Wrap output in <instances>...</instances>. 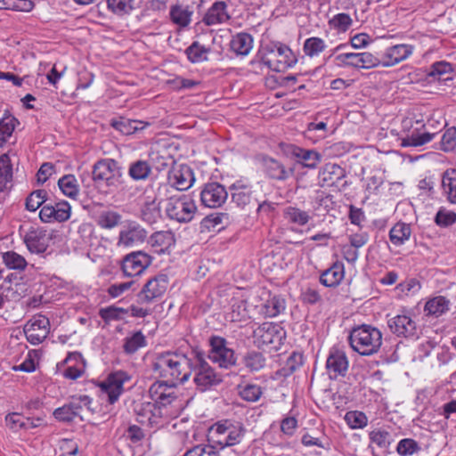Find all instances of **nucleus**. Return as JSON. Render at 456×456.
Wrapping results in <instances>:
<instances>
[{
    "label": "nucleus",
    "instance_id": "nucleus-43",
    "mask_svg": "<svg viewBox=\"0 0 456 456\" xmlns=\"http://www.w3.org/2000/svg\"><path fill=\"white\" fill-rule=\"evenodd\" d=\"M327 47L325 41L318 37H312L305 40L303 45L304 53L310 57H317Z\"/></svg>",
    "mask_w": 456,
    "mask_h": 456
},
{
    "label": "nucleus",
    "instance_id": "nucleus-3",
    "mask_svg": "<svg viewBox=\"0 0 456 456\" xmlns=\"http://www.w3.org/2000/svg\"><path fill=\"white\" fill-rule=\"evenodd\" d=\"M158 196L160 200L165 199V212L170 219L179 223H187L192 220L197 207L191 195L177 191L171 185L159 184Z\"/></svg>",
    "mask_w": 456,
    "mask_h": 456
},
{
    "label": "nucleus",
    "instance_id": "nucleus-38",
    "mask_svg": "<svg viewBox=\"0 0 456 456\" xmlns=\"http://www.w3.org/2000/svg\"><path fill=\"white\" fill-rule=\"evenodd\" d=\"M442 187L444 194L447 200L452 204H456V170L451 169L444 173L442 178Z\"/></svg>",
    "mask_w": 456,
    "mask_h": 456
},
{
    "label": "nucleus",
    "instance_id": "nucleus-32",
    "mask_svg": "<svg viewBox=\"0 0 456 456\" xmlns=\"http://www.w3.org/2000/svg\"><path fill=\"white\" fill-rule=\"evenodd\" d=\"M450 300L444 296H436L426 302L424 306L425 314L432 317H439L450 309Z\"/></svg>",
    "mask_w": 456,
    "mask_h": 456
},
{
    "label": "nucleus",
    "instance_id": "nucleus-60",
    "mask_svg": "<svg viewBox=\"0 0 456 456\" xmlns=\"http://www.w3.org/2000/svg\"><path fill=\"white\" fill-rule=\"evenodd\" d=\"M304 363V356L301 353L293 352L287 359L282 369L284 375H290Z\"/></svg>",
    "mask_w": 456,
    "mask_h": 456
},
{
    "label": "nucleus",
    "instance_id": "nucleus-27",
    "mask_svg": "<svg viewBox=\"0 0 456 456\" xmlns=\"http://www.w3.org/2000/svg\"><path fill=\"white\" fill-rule=\"evenodd\" d=\"M231 197L233 203L240 208L249 205L253 200L252 186L242 181H237L230 186Z\"/></svg>",
    "mask_w": 456,
    "mask_h": 456
},
{
    "label": "nucleus",
    "instance_id": "nucleus-1",
    "mask_svg": "<svg viewBox=\"0 0 456 456\" xmlns=\"http://www.w3.org/2000/svg\"><path fill=\"white\" fill-rule=\"evenodd\" d=\"M149 395L153 402L142 403L137 418L141 424L159 428L178 416L179 399L172 386L154 382L149 388Z\"/></svg>",
    "mask_w": 456,
    "mask_h": 456
},
{
    "label": "nucleus",
    "instance_id": "nucleus-61",
    "mask_svg": "<svg viewBox=\"0 0 456 456\" xmlns=\"http://www.w3.org/2000/svg\"><path fill=\"white\" fill-rule=\"evenodd\" d=\"M436 224L440 227H448L456 223V213L445 208H440L436 216Z\"/></svg>",
    "mask_w": 456,
    "mask_h": 456
},
{
    "label": "nucleus",
    "instance_id": "nucleus-52",
    "mask_svg": "<svg viewBox=\"0 0 456 456\" xmlns=\"http://www.w3.org/2000/svg\"><path fill=\"white\" fill-rule=\"evenodd\" d=\"M146 346V339L141 331L134 332L125 340L124 350L127 354H134L139 348Z\"/></svg>",
    "mask_w": 456,
    "mask_h": 456
},
{
    "label": "nucleus",
    "instance_id": "nucleus-47",
    "mask_svg": "<svg viewBox=\"0 0 456 456\" xmlns=\"http://www.w3.org/2000/svg\"><path fill=\"white\" fill-rule=\"evenodd\" d=\"M237 389L240 398L247 402H256L263 395L261 387L256 384L239 385Z\"/></svg>",
    "mask_w": 456,
    "mask_h": 456
},
{
    "label": "nucleus",
    "instance_id": "nucleus-29",
    "mask_svg": "<svg viewBox=\"0 0 456 456\" xmlns=\"http://www.w3.org/2000/svg\"><path fill=\"white\" fill-rule=\"evenodd\" d=\"M345 277V266L340 261H336L330 268L326 269L320 276V282L325 287L338 286Z\"/></svg>",
    "mask_w": 456,
    "mask_h": 456
},
{
    "label": "nucleus",
    "instance_id": "nucleus-31",
    "mask_svg": "<svg viewBox=\"0 0 456 456\" xmlns=\"http://www.w3.org/2000/svg\"><path fill=\"white\" fill-rule=\"evenodd\" d=\"M263 163L265 172L271 179L284 181L293 173L292 169H286L281 162L273 158H265Z\"/></svg>",
    "mask_w": 456,
    "mask_h": 456
},
{
    "label": "nucleus",
    "instance_id": "nucleus-33",
    "mask_svg": "<svg viewBox=\"0 0 456 456\" xmlns=\"http://www.w3.org/2000/svg\"><path fill=\"white\" fill-rule=\"evenodd\" d=\"M158 193L154 197H148L142 207V218L148 224H155L161 217L160 204L158 201Z\"/></svg>",
    "mask_w": 456,
    "mask_h": 456
},
{
    "label": "nucleus",
    "instance_id": "nucleus-49",
    "mask_svg": "<svg viewBox=\"0 0 456 456\" xmlns=\"http://www.w3.org/2000/svg\"><path fill=\"white\" fill-rule=\"evenodd\" d=\"M144 128V125L140 120L129 119L120 117L118 120L116 119V130H118L121 134L128 135L132 134L137 130Z\"/></svg>",
    "mask_w": 456,
    "mask_h": 456
},
{
    "label": "nucleus",
    "instance_id": "nucleus-28",
    "mask_svg": "<svg viewBox=\"0 0 456 456\" xmlns=\"http://www.w3.org/2000/svg\"><path fill=\"white\" fill-rule=\"evenodd\" d=\"M193 11L189 5L175 4L170 6L169 19L180 29L188 28L192 20Z\"/></svg>",
    "mask_w": 456,
    "mask_h": 456
},
{
    "label": "nucleus",
    "instance_id": "nucleus-19",
    "mask_svg": "<svg viewBox=\"0 0 456 456\" xmlns=\"http://www.w3.org/2000/svg\"><path fill=\"white\" fill-rule=\"evenodd\" d=\"M390 330L398 337L417 338L416 321L410 314H397L387 321Z\"/></svg>",
    "mask_w": 456,
    "mask_h": 456
},
{
    "label": "nucleus",
    "instance_id": "nucleus-6",
    "mask_svg": "<svg viewBox=\"0 0 456 456\" xmlns=\"http://www.w3.org/2000/svg\"><path fill=\"white\" fill-rule=\"evenodd\" d=\"M348 340L352 349L359 354L372 355L382 345V333L373 326L362 324L351 330Z\"/></svg>",
    "mask_w": 456,
    "mask_h": 456
},
{
    "label": "nucleus",
    "instance_id": "nucleus-59",
    "mask_svg": "<svg viewBox=\"0 0 456 456\" xmlns=\"http://www.w3.org/2000/svg\"><path fill=\"white\" fill-rule=\"evenodd\" d=\"M420 447L419 444L411 438H404L399 441L396 451L402 456H411L419 452Z\"/></svg>",
    "mask_w": 456,
    "mask_h": 456
},
{
    "label": "nucleus",
    "instance_id": "nucleus-12",
    "mask_svg": "<svg viewBox=\"0 0 456 456\" xmlns=\"http://www.w3.org/2000/svg\"><path fill=\"white\" fill-rule=\"evenodd\" d=\"M411 44H395L385 48L379 57V67L391 68L408 60L414 53Z\"/></svg>",
    "mask_w": 456,
    "mask_h": 456
},
{
    "label": "nucleus",
    "instance_id": "nucleus-16",
    "mask_svg": "<svg viewBox=\"0 0 456 456\" xmlns=\"http://www.w3.org/2000/svg\"><path fill=\"white\" fill-rule=\"evenodd\" d=\"M27 340L32 345H39L50 332V322L44 315H35L24 326Z\"/></svg>",
    "mask_w": 456,
    "mask_h": 456
},
{
    "label": "nucleus",
    "instance_id": "nucleus-37",
    "mask_svg": "<svg viewBox=\"0 0 456 456\" xmlns=\"http://www.w3.org/2000/svg\"><path fill=\"white\" fill-rule=\"evenodd\" d=\"M175 235L170 231L154 232L150 238V244L156 252L161 253L175 244Z\"/></svg>",
    "mask_w": 456,
    "mask_h": 456
},
{
    "label": "nucleus",
    "instance_id": "nucleus-13",
    "mask_svg": "<svg viewBox=\"0 0 456 456\" xmlns=\"http://www.w3.org/2000/svg\"><path fill=\"white\" fill-rule=\"evenodd\" d=\"M92 399L88 395L74 396L69 403L55 409L53 416L61 422H70L76 417H80L83 419L81 416L83 408L86 407L88 411H92L90 407Z\"/></svg>",
    "mask_w": 456,
    "mask_h": 456
},
{
    "label": "nucleus",
    "instance_id": "nucleus-23",
    "mask_svg": "<svg viewBox=\"0 0 456 456\" xmlns=\"http://www.w3.org/2000/svg\"><path fill=\"white\" fill-rule=\"evenodd\" d=\"M228 5L224 1H216L204 13L201 21L208 27L227 23L231 20Z\"/></svg>",
    "mask_w": 456,
    "mask_h": 456
},
{
    "label": "nucleus",
    "instance_id": "nucleus-22",
    "mask_svg": "<svg viewBox=\"0 0 456 456\" xmlns=\"http://www.w3.org/2000/svg\"><path fill=\"white\" fill-rule=\"evenodd\" d=\"M261 297L264 302L259 305V314L264 317L273 318L285 311L286 301L281 296L264 291Z\"/></svg>",
    "mask_w": 456,
    "mask_h": 456
},
{
    "label": "nucleus",
    "instance_id": "nucleus-45",
    "mask_svg": "<svg viewBox=\"0 0 456 456\" xmlns=\"http://www.w3.org/2000/svg\"><path fill=\"white\" fill-rule=\"evenodd\" d=\"M94 383L99 388V396L102 399L106 398L112 404L114 403V372L109 373L106 379Z\"/></svg>",
    "mask_w": 456,
    "mask_h": 456
},
{
    "label": "nucleus",
    "instance_id": "nucleus-7",
    "mask_svg": "<svg viewBox=\"0 0 456 456\" xmlns=\"http://www.w3.org/2000/svg\"><path fill=\"white\" fill-rule=\"evenodd\" d=\"M191 374L193 383L200 392H205L218 386L223 381V376L217 372L204 358L200 352L193 354Z\"/></svg>",
    "mask_w": 456,
    "mask_h": 456
},
{
    "label": "nucleus",
    "instance_id": "nucleus-14",
    "mask_svg": "<svg viewBox=\"0 0 456 456\" xmlns=\"http://www.w3.org/2000/svg\"><path fill=\"white\" fill-rule=\"evenodd\" d=\"M349 367L346 352L339 346H334L330 349L326 360V370L330 379L345 377Z\"/></svg>",
    "mask_w": 456,
    "mask_h": 456
},
{
    "label": "nucleus",
    "instance_id": "nucleus-55",
    "mask_svg": "<svg viewBox=\"0 0 456 456\" xmlns=\"http://www.w3.org/2000/svg\"><path fill=\"white\" fill-rule=\"evenodd\" d=\"M34 7L31 0H0V10L29 12Z\"/></svg>",
    "mask_w": 456,
    "mask_h": 456
},
{
    "label": "nucleus",
    "instance_id": "nucleus-50",
    "mask_svg": "<svg viewBox=\"0 0 456 456\" xmlns=\"http://www.w3.org/2000/svg\"><path fill=\"white\" fill-rule=\"evenodd\" d=\"M345 421L352 429H362L368 425V418L360 411H347L344 417Z\"/></svg>",
    "mask_w": 456,
    "mask_h": 456
},
{
    "label": "nucleus",
    "instance_id": "nucleus-63",
    "mask_svg": "<svg viewBox=\"0 0 456 456\" xmlns=\"http://www.w3.org/2000/svg\"><path fill=\"white\" fill-rule=\"evenodd\" d=\"M390 438V433L386 430L376 429L370 433V441L379 448H387L391 444Z\"/></svg>",
    "mask_w": 456,
    "mask_h": 456
},
{
    "label": "nucleus",
    "instance_id": "nucleus-4",
    "mask_svg": "<svg viewBox=\"0 0 456 456\" xmlns=\"http://www.w3.org/2000/svg\"><path fill=\"white\" fill-rule=\"evenodd\" d=\"M256 61L273 71L284 72L295 66L297 59L288 45L279 41H273L262 46L256 55V60L251 61V64Z\"/></svg>",
    "mask_w": 456,
    "mask_h": 456
},
{
    "label": "nucleus",
    "instance_id": "nucleus-48",
    "mask_svg": "<svg viewBox=\"0 0 456 456\" xmlns=\"http://www.w3.org/2000/svg\"><path fill=\"white\" fill-rule=\"evenodd\" d=\"M12 167L11 159L7 154L0 156V192L3 191L7 184L12 181Z\"/></svg>",
    "mask_w": 456,
    "mask_h": 456
},
{
    "label": "nucleus",
    "instance_id": "nucleus-46",
    "mask_svg": "<svg viewBox=\"0 0 456 456\" xmlns=\"http://www.w3.org/2000/svg\"><path fill=\"white\" fill-rule=\"evenodd\" d=\"M58 186L62 193L69 198L75 199L78 195V183L73 175H66L60 178Z\"/></svg>",
    "mask_w": 456,
    "mask_h": 456
},
{
    "label": "nucleus",
    "instance_id": "nucleus-20",
    "mask_svg": "<svg viewBox=\"0 0 456 456\" xmlns=\"http://www.w3.org/2000/svg\"><path fill=\"white\" fill-rule=\"evenodd\" d=\"M71 207L67 201H60L54 205L46 204L39 212V217L44 223H61L70 217Z\"/></svg>",
    "mask_w": 456,
    "mask_h": 456
},
{
    "label": "nucleus",
    "instance_id": "nucleus-51",
    "mask_svg": "<svg viewBox=\"0 0 456 456\" xmlns=\"http://www.w3.org/2000/svg\"><path fill=\"white\" fill-rule=\"evenodd\" d=\"M243 362L249 370L258 371L265 367V358L261 353L251 351L245 354Z\"/></svg>",
    "mask_w": 456,
    "mask_h": 456
},
{
    "label": "nucleus",
    "instance_id": "nucleus-5",
    "mask_svg": "<svg viewBox=\"0 0 456 456\" xmlns=\"http://www.w3.org/2000/svg\"><path fill=\"white\" fill-rule=\"evenodd\" d=\"M246 433L241 423L231 420L219 421L213 424L208 431V444L213 445L219 452L226 447L239 444Z\"/></svg>",
    "mask_w": 456,
    "mask_h": 456
},
{
    "label": "nucleus",
    "instance_id": "nucleus-25",
    "mask_svg": "<svg viewBox=\"0 0 456 456\" xmlns=\"http://www.w3.org/2000/svg\"><path fill=\"white\" fill-rule=\"evenodd\" d=\"M145 239V230L136 223H129L120 230L118 245L130 248L142 243Z\"/></svg>",
    "mask_w": 456,
    "mask_h": 456
},
{
    "label": "nucleus",
    "instance_id": "nucleus-54",
    "mask_svg": "<svg viewBox=\"0 0 456 456\" xmlns=\"http://www.w3.org/2000/svg\"><path fill=\"white\" fill-rule=\"evenodd\" d=\"M134 386L132 376L126 371H116V401L118 396L126 390H129Z\"/></svg>",
    "mask_w": 456,
    "mask_h": 456
},
{
    "label": "nucleus",
    "instance_id": "nucleus-39",
    "mask_svg": "<svg viewBox=\"0 0 456 456\" xmlns=\"http://www.w3.org/2000/svg\"><path fill=\"white\" fill-rule=\"evenodd\" d=\"M454 71L452 64L440 61L434 62L428 69L427 76L434 80H447L449 77L446 75H451Z\"/></svg>",
    "mask_w": 456,
    "mask_h": 456
},
{
    "label": "nucleus",
    "instance_id": "nucleus-44",
    "mask_svg": "<svg viewBox=\"0 0 456 456\" xmlns=\"http://www.w3.org/2000/svg\"><path fill=\"white\" fill-rule=\"evenodd\" d=\"M2 259L5 266L11 270L24 271L28 265L25 257L12 250L3 253Z\"/></svg>",
    "mask_w": 456,
    "mask_h": 456
},
{
    "label": "nucleus",
    "instance_id": "nucleus-36",
    "mask_svg": "<svg viewBox=\"0 0 456 456\" xmlns=\"http://www.w3.org/2000/svg\"><path fill=\"white\" fill-rule=\"evenodd\" d=\"M411 235V225L403 222L396 223L389 231V240L399 247L407 242Z\"/></svg>",
    "mask_w": 456,
    "mask_h": 456
},
{
    "label": "nucleus",
    "instance_id": "nucleus-64",
    "mask_svg": "<svg viewBox=\"0 0 456 456\" xmlns=\"http://www.w3.org/2000/svg\"><path fill=\"white\" fill-rule=\"evenodd\" d=\"M37 354L36 351H29L25 360L19 365L12 367L15 371L33 372L36 370L37 363L36 357Z\"/></svg>",
    "mask_w": 456,
    "mask_h": 456
},
{
    "label": "nucleus",
    "instance_id": "nucleus-21",
    "mask_svg": "<svg viewBox=\"0 0 456 456\" xmlns=\"http://www.w3.org/2000/svg\"><path fill=\"white\" fill-rule=\"evenodd\" d=\"M194 183V175L191 168L187 165L175 167L168 175V183L164 184L171 185L177 191L189 189Z\"/></svg>",
    "mask_w": 456,
    "mask_h": 456
},
{
    "label": "nucleus",
    "instance_id": "nucleus-42",
    "mask_svg": "<svg viewBox=\"0 0 456 456\" xmlns=\"http://www.w3.org/2000/svg\"><path fill=\"white\" fill-rule=\"evenodd\" d=\"M248 317L247 303L240 298H233L230 311L226 314V319L236 322H241Z\"/></svg>",
    "mask_w": 456,
    "mask_h": 456
},
{
    "label": "nucleus",
    "instance_id": "nucleus-35",
    "mask_svg": "<svg viewBox=\"0 0 456 456\" xmlns=\"http://www.w3.org/2000/svg\"><path fill=\"white\" fill-rule=\"evenodd\" d=\"M352 68L369 69L379 67V57L370 52L351 53Z\"/></svg>",
    "mask_w": 456,
    "mask_h": 456
},
{
    "label": "nucleus",
    "instance_id": "nucleus-57",
    "mask_svg": "<svg viewBox=\"0 0 456 456\" xmlns=\"http://www.w3.org/2000/svg\"><path fill=\"white\" fill-rule=\"evenodd\" d=\"M18 120L12 116H6L0 120V142H4L12 136Z\"/></svg>",
    "mask_w": 456,
    "mask_h": 456
},
{
    "label": "nucleus",
    "instance_id": "nucleus-58",
    "mask_svg": "<svg viewBox=\"0 0 456 456\" xmlns=\"http://www.w3.org/2000/svg\"><path fill=\"white\" fill-rule=\"evenodd\" d=\"M151 168L145 161L138 160L129 167V175L134 180H143L150 175Z\"/></svg>",
    "mask_w": 456,
    "mask_h": 456
},
{
    "label": "nucleus",
    "instance_id": "nucleus-56",
    "mask_svg": "<svg viewBox=\"0 0 456 456\" xmlns=\"http://www.w3.org/2000/svg\"><path fill=\"white\" fill-rule=\"evenodd\" d=\"M330 26L339 31L346 32L353 24V20L347 13H338L334 15L329 21Z\"/></svg>",
    "mask_w": 456,
    "mask_h": 456
},
{
    "label": "nucleus",
    "instance_id": "nucleus-41",
    "mask_svg": "<svg viewBox=\"0 0 456 456\" xmlns=\"http://www.w3.org/2000/svg\"><path fill=\"white\" fill-rule=\"evenodd\" d=\"M283 216L289 223L300 226L305 225L311 219V216L307 211L292 206L284 208Z\"/></svg>",
    "mask_w": 456,
    "mask_h": 456
},
{
    "label": "nucleus",
    "instance_id": "nucleus-11",
    "mask_svg": "<svg viewBox=\"0 0 456 456\" xmlns=\"http://www.w3.org/2000/svg\"><path fill=\"white\" fill-rule=\"evenodd\" d=\"M92 177L95 187L101 192H110L114 185V160L105 159L97 161L94 165Z\"/></svg>",
    "mask_w": 456,
    "mask_h": 456
},
{
    "label": "nucleus",
    "instance_id": "nucleus-24",
    "mask_svg": "<svg viewBox=\"0 0 456 456\" xmlns=\"http://www.w3.org/2000/svg\"><path fill=\"white\" fill-rule=\"evenodd\" d=\"M24 243L32 254H43L46 251L49 238L43 228L31 227L24 235Z\"/></svg>",
    "mask_w": 456,
    "mask_h": 456
},
{
    "label": "nucleus",
    "instance_id": "nucleus-18",
    "mask_svg": "<svg viewBox=\"0 0 456 456\" xmlns=\"http://www.w3.org/2000/svg\"><path fill=\"white\" fill-rule=\"evenodd\" d=\"M168 277L166 274H158L150 279L139 293V301L142 304H149L161 297L167 291Z\"/></svg>",
    "mask_w": 456,
    "mask_h": 456
},
{
    "label": "nucleus",
    "instance_id": "nucleus-53",
    "mask_svg": "<svg viewBox=\"0 0 456 456\" xmlns=\"http://www.w3.org/2000/svg\"><path fill=\"white\" fill-rule=\"evenodd\" d=\"M47 191L40 189L32 191L26 199V208L35 212L46 200Z\"/></svg>",
    "mask_w": 456,
    "mask_h": 456
},
{
    "label": "nucleus",
    "instance_id": "nucleus-15",
    "mask_svg": "<svg viewBox=\"0 0 456 456\" xmlns=\"http://www.w3.org/2000/svg\"><path fill=\"white\" fill-rule=\"evenodd\" d=\"M152 258L142 251H135L126 255L122 263L121 270L124 276L134 278L143 273L151 264Z\"/></svg>",
    "mask_w": 456,
    "mask_h": 456
},
{
    "label": "nucleus",
    "instance_id": "nucleus-26",
    "mask_svg": "<svg viewBox=\"0 0 456 456\" xmlns=\"http://www.w3.org/2000/svg\"><path fill=\"white\" fill-rule=\"evenodd\" d=\"M346 176V171L338 164L328 163L319 171L318 178L321 186L336 185Z\"/></svg>",
    "mask_w": 456,
    "mask_h": 456
},
{
    "label": "nucleus",
    "instance_id": "nucleus-30",
    "mask_svg": "<svg viewBox=\"0 0 456 456\" xmlns=\"http://www.w3.org/2000/svg\"><path fill=\"white\" fill-rule=\"evenodd\" d=\"M291 154L298 164L310 169H315L322 161V155L315 150L294 147Z\"/></svg>",
    "mask_w": 456,
    "mask_h": 456
},
{
    "label": "nucleus",
    "instance_id": "nucleus-40",
    "mask_svg": "<svg viewBox=\"0 0 456 456\" xmlns=\"http://www.w3.org/2000/svg\"><path fill=\"white\" fill-rule=\"evenodd\" d=\"M210 47L200 45L194 41L185 50L188 60L192 63H199L208 61V54L210 53Z\"/></svg>",
    "mask_w": 456,
    "mask_h": 456
},
{
    "label": "nucleus",
    "instance_id": "nucleus-17",
    "mask_svg": "<svg viewBox=\"0 0 456 456\" xmlns=\"http://www.w3.org/2000/svg\"><path fill=\"white\" fill-rule=\"evenodd\" d=\"M228 198L225 187L216 182L208 183L203 185L200 191L201 204L209 208L222 207Z\"/></svg>",
    "mask_w": 456,
    "mask_h": 456
},
{
    "label": "nucleus",
    "instance_id": "nucleus-9",
    "mask_svg": "<svg viewBox=\"0 0 456 456\" xmlns=\"http://www.w3.org/2000/svg\"><path fill=\"white\" fill-rule=\"evenodd\" d=\"M209 360L221 369L228 370L236 365L237 357L234 350L228 341L220 336H212L209 338Z\"/></svg>",
    "mask_w": 456,
    "mask_h": 456
},
{
    "label": "nucleus",
    "instance_id": "nucleus-8",
    "mask_svg": "<svg viewBox=\"0 0 456 456\" xmlns=\"http://www.w3.org/2000/svg\"><path fill=\"white\" fill-rule=\"evenodd\" d=\"M415 126L401 138L403 147H420L431 142L444 126L440 121L428 119L426 123L417 120Z\"/></svg>",
    "mask_w": 456,
    "mask_h": 456
},
{
    "label": "nucleus",
    "instance_id": "nucleus-10",
    "mask_svg": "<svg viewBox=\"0 0 456 456\" xmlns=\"http://www.w3.org/2000/svg\"><path fill=\"white\" fill-rule=\"evenodd\" d=\"M281 338V329L273 322H264L253 331L254 344L259 348L271 346V348L278 349Z\"/></svg>",
    "mask_w": 456,
    "mask_h": 456
},
{
    "label": "nucleus",
    "instance_id": "nucleus-34",
    "mask_svg": "<svg viewBox=\"0 0 456 456\" xmlns=\"http://www.w3.org/2000/svg\"><path fill=\"white\" fill-rule=\"evenodd\" d=\"M230 46L237 55L246 56L253 48V37L248 33H238L232 37Z\"/></svg>",
    "mask_w": 456,
    "mask_h": 456
},
{
    "label": "nucleus",
    "instance_id": "nucleus-2",
    "mask_svg": "<svg viewBox=\"0 0 456 456\" xmlns=\"http://www.w3.org/2000/svg\"><path fill=\"white\" fill-rule=\"evenodd\" d=\"M183 354L181 352L167 351L158 354L152 362L154 373L163 379L168 386H172L175 390L176 384H183L191 376V364L193 354Z\"/></svg>",
    "mask_w": 456,
    "mask_h": 456
},
{
    "label": "nucleus",
    "instance_id": "nucleus-62",
    "mask_svg": "<svg viewBox=\"0 0 456 456\" xmlns=\"http://www.w3.org/2000/svg\"><path fill=\"white\" fill-rule=\"evenodd\" d=\"M456 147V127L451 126L445 130L441 139V150L452 151Z\"/></svg>",
    "mask_w": 456,
    "mask_h": 456
}]
</instances>
